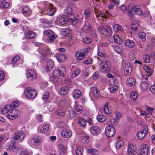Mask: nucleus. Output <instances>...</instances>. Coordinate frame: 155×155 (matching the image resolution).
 Returning <instances> with one entry per match:
<instances>
[{"instance_id": "864d4df0", "label": "nucleus", "mask_w": 155, "mask_h": 155, "mask_svg": "<svg viewBox=\"0 0 155 155\" xmlns=\"http://www.w3.org/2000/svg\"><path fill=\"white\" fill-rule=\"evenodd\" d=\"M92 40L88 37H85L83 39V42L85 43L89 44L92 42Z\"/></svg>"}, {"instance_id": "13d9d810", "label": "nucleus", "mask_w": 155, "mask_h": 155, "mask_svg": "<svg viewBox=\"0 0 155 155\" xmlns=\"http://www.w3.org/2000/svg\"><path fill=\"white\" fill-rule=\"evenodd\" d=\"M19 104L18 102V101L15 100L12 102L11 104V106L13 107H16Z\"/></svg>"}, {"instance_id": "4d7b16f0", "label": "nucleus", "mask_w": 155, "mask_h": 155, "mask_svg": "<svg viewBox=\"0 0 155 155\" xmlns=\"http://www.w3.org/2000/svg\"><path fill=\"white\" fill-rule=\"evenodd\" d=\"M118 89V87L117 85H114L110 89V91L112 93L116 92Z\"/></svg>"}, {"instance_id": "37998d69", "label": "nucleus", "mask_w": 155, "mask_h": 155, "mask_svg": "<svg viewBox=\"0 0 155 155\" xmlns=\"http://www.w3.org/2000/svg\"><path fill=\"white\" fill-rule=\"evenodd\" d=\"M76 114L74 111L71 110L68 111V117L70 118H73L75 116Z\"/></svg>"}, {"instance_id": "4c0bfd02", "label": "nucleus", "mask_w": 155, "mask_h": 155, "mask_svg": "<svg viewBox=\"0 0 155 155\" xmlns=\"http://www.w3.org/2000/svg\"><path fill=\"white\" fill-rule=\"evenodd\" d=\"M97 120L100 122H104L106 120V117L103 115H99L97 117Z\"/></svg>"}, {"instance_id": "c9c22d12", "label": "nucleus", "mask_w": 155, "mask_h": 155, "mask_svg": "<svg viewBox=\"0 0 155 155\" xmlns=\"http://www.w3.org/2000/svg\"><path fill=\"white\" fill-rule=\"evenodd\" d=\"M59 70L60 76L64 77L66 72V68L64 66L61 67Z\"/></svg>"}, {"instance_id": "0eeeda50", "label": "nucleus", "mask_w": 155, "mask_h": 155, "mask_svg": "<svg viewBox=\"0 0 155 155\" xmlns=\"http://www.w3.org/2000/svg\"><path fill=\"white\" fill-rule=\"evenodd\" d=\"M26 77L29 80L32 81L37 78V74L35 70L29 69L26 71Z\"/></svg>"}, {"instance_id": "5fc2aeb1", "label": "nucleus", "mask_w": 155, "mask_h": 155, "mask_svg": "<svg viewBox=\"0 0 155 155\" xmlns=\"http://www.w3.org/2000/svg\"><path fill=\"white\" fill-rule=\"evenodd\" d=\"M22 11L23 14L26 15L28 14L29 11V9L27 7H25L22 8Z\"/></svg>"}, {"instance_id": "e433bc0d", "label": "nucleus", "mask_w": 155, "mask_h": 155, "mask_svg": "<svg viewBox=\"0 0 155 155\" xmlns=\"http://www.w3.org/2000/svg\"><path fill=\"white\" fill-rule=\"evenodd\" d=\"M144 70L147 72L148 74V76H150L152 74V71L151 69L148 66H144L143 67Z\"/></svg>"}, {"instance_id": "c03bdc74", "label": "nucleus", "mask_w": 155, "mask_h": 155, "mask_svg": "<svg viewBox=\"0 0 155 155\" xmlns=\"http://www.w3.org/2000/svg\"><path fill=\"white\" fill-rule=\"evenodd\" d=\"M109 104V103H106L105 105L104 106V113L106 114H109L110 113V111L109 110V108L108 107V105Z\"/></svg>"}, {"instance_id": "412c9836", "label": "nucleus", "mask_w": 155, "mask_h": 155, "mask_svg": "<svg viewBox=\"0 0 155 155\" xmlns=\"http://www.w3.org/2000/svg\"><path fill=\"white\" fill-rule=\"evenodd\" d=\"M86 51H84V52H77L76 53V57L77 59L78 60H80L84 58L85 55Z\"/></svg>"}, {"instance_id": "2f4dec72", "label": "nucleus", "mask_w": 155, "mask_h": 155, "mask_svg": "<svg viewBox=\"0 0 155 155\" xmlns=\"http://www.w3.org/2000/svg\"><path fill=\"white\" fill-rule=\"evenodd\" d=\"M114 49L116 52L119 54H121L122 51L121 46L120 44H118V45L115 46Z\"/></svg>"}, {"instance_id": "7ed1b4c3", "label": "nucleus", "mask_w": 155, "mask_h": 155, "mask_svg": "<svg viewBox=\"0 0 155 155\" xmlns=\"http://www.w3.org/2000/svg\"><path fill=\"white\" fill-rule=\"evenodd\" d=\"M11 108V106L9 105H6L4 108L1 109V112L3 114H5L7 113H8V116L9 117H8L10 119L12 120L14 118V116L13 114V113L15 112V109H12L11 111L10 112V110Z\"/></svg>"}, {"instance_id": "6ab92c4d", "label": "nucleus", "mask_w": 155, "mask_h": 155, "mask_svg": "<svg viewBox=\"0 0 155 155\" xmlns=\"http://www.w3.org/2000/svg\"><path fill=\"white\" fill-rule=\"evenodd\" d=\"M124 45L128 48H133L135 46L134 42L132 40L127 39L125 41Z\"/></svg>"}, {"instance_id": "aec40b11", "label": "nucleus", "mask_w": 155, "mask_h": 155, "mask_svg": "<svg viewBox=\"0 0 155 155\" xmlns=\"http://www.w3.org/2000/svg\"><path fill=\"white\" fill-rule=\"evenodd\" d=\"M49 8V10L47 13L49 15H53L56 11V8L54 7L53 4H50Z\"/></svg>"}, {"instance_id": "f3484780", "label": "nucleus", "mask_w": 155, "mask_h": 155, "mask_svg": "<svg viewBox=\"0 0 155 155\" xmlns=\"http://www.w3.org/2000/svg\"><path fill=\"white\" fill-rule=\"evenodd\" d=\"M91 92L93 94V96L96 98L98 97L100 94L97 87H92L91 88Z\"/></svg>"}, {"instance_id": "2eb2a0df", "label": "nucleus", "mask_w": 155, "mask_h": 155, "mask_svg": "<svg viewBox=\"0 0 155 155\" xmlns=\"http://www.w3.org/2000/svg\"><path fill=\"white\" fill-rule=\"evenodd\" d=\"M92 27L91 26L89 22L87 21H86L84 26H83L82 29L84 32H87L89 31L90 30H92Z\"/></svg>"}, {"instance_id": "6e6552de", "label": "nucleus", "mask_w": 155, "mask_h": 155, "mask_svg": "<svg viewBox=\"0 0 155 155\" xmlns=\"http://www.w3.org/2000/svg\"><path fill=\"white\" fill-rule=\"evenodd\" d=\"M25 137V134L22 131H19L15 133L14 136L12 138L15 140H22Z\"/></svg>"}, {"instance_id": "58836bf2", "label": "nucleus", "mask_w": 155, "mask_h": 155, "mask_svg": "<svg viewBox=\"0 0 155 155\" xmlns=\"http://www.w3.org/2000/svg\"><path fill=\"white\" fill-rule=\"evenodd\" d=\"M137 96V93L134 91H131L130 94V97L133 100H135L136 99Z\"/></svg>"}, {"instance_id": "473e14b6", "label": "nucleus", "mask_w": 155, "mask_h": 155, "mask_svg": "<svg viewBox=\"0 0 155 155\" xmlns=\"http://www.w3.org/2000/svg\"><path fill=\"white\" fill-rule=\"evenodd\" d=\"M86 120L84 118H80L79 119L78 123L83 127L85 128L86 124Z\"/></svg>"}, {"instance_id": "a211bd4d", "label": "nucleus", "mask_w": 155, "mask_h": 155, "mask_svg": "<svg viewBox=\"0 0 155 155\" xmlns=\"http://www.w3.org/2000/svg\"><path fill=\"white\" fill-rule=\"evenodd\" d=\"M82 95L81 92L78 89L74 90L72 93L73 96L75 99H78Z\"/></svg>"}, {"instance_id": "09e8293b", "label": "nucleus", "mask_w": 155, "mask_h": 155, "mask_svg": "<svg viewBox=\"0 0 155 155\" xmlns=\"http://www.w3.org/2000/svg\"><path fill=\"white\" fill-rule=\"evenodd\" d=\"M33 142L36 145H38L41 143V139L40 137H34L33 139Z\"/></svg>"}, {"instance_id": "49530a36", "label": "nucleus", "mask_w": 155, "mask_h": 155, "mask_svg": "<svg viewBox=\"0 0 155 155\" xmlns=\"http://www.w3.org/2000/svg\"><path fill=\"white\" fill-rule=\"evenodd\" d=\"M87 151L89 153H91L93 155H97L98 154V151L95 149H89Z\"/></svg>"}, {"instance_id": "774afa93", "label": "nucleus", "mask_w": 155, "mask_h": 155, "mask_svg": "<svg viewBox=\"0 0 155 155\" xmlns=\"http://www.w3.org/2000/svg\"><path fill=\"white\" fill-rule=\"evenodd\" d=\"M139 153L140 154H138L139 155H147L148 151H142V150H139Z\"/></svg>"}, {"instance_id": "8fccbe9b", "label": "nucleus", "mask_w": 155, "mask_h": 155, "mask_svg": "<svg viewBox=\"0 0 155 155\" xmlns=\"http://www.w3.org/2000/svg\"><path fill=\"white\" fill-rule=\"evenodd\" d=\"M49 96V93L48 92H45L44 93L43 96V98L45 101H46L48 100Z\"/></svg>"}, {"instance_id": "de8ad7c7", "label": "nucleus", "mask_w": 155, "mask_h": 155, "mask_svg": "<svg viewBox=\"0 0 155 155\" xmlns=\"http://www.w3.org/2000/svg\"><path fill=\"white\" fill-rule=\"evenodd\" d=\"M124 145V143L123 141H119L116 144V148L117 149H119L123 146Z\"/></svg>"}, {"instance_id": "6e6d98bb", "label": "nucleus", "mask_w": 155, "mask_h": 155, "mask_svg": "<svg viewBox=\"0 0 155 155\" xmlns=\"http://www.w3.org/2000/svg\"><path fill=\"white\" fill-rule=\"evenodd\" d=\"M55 114L57 115H58L61 116H63L65 114L63 112H62V110L60 109H57L55 113Z\"/></svg>"}, {"instance_id": "c756f323", "label": "nucleus", "mask_w": 155, "mask_h": 155, "mask_svg": "<svg viewBox=\"0 0 155 155\" xmlns=\"http://www.w3.org/2000/svg\"><path fill=\"white\" fill-rule=\"evenodd\" d=\"M114 39L115 41L119 44H120L123 42V41L120 39L117 35H114Z\"/></svg>"}, {"instance_id": "69168bd1", "label": "nucleus", "mask_w": 155, "mask_h": 155, "mask_svg": "<svg viewBox=\"0 0 155 155\" xmlns=\"http://www.w3.org/2000/svg\"><path fill=\"white\" fill-rule=\"evenodd\" d=\"M59 148L60 149L61 151H64L66 150V148L64 145H62L61 144H60L59 145Z\"/></svg>"}, {"instance_id": "5701e85b", "label": "nucleus", "mask_w": 155, "mask_h": 155, "mask_svg": "<svg viewBox=\"0 0 155 155\" xmlns=\"http://www.w3.org/2000/svg\"><path fill=\"white\" fill-rule=\"evenodd\" d=\"M116 118L115 119L111 120L110 121L111 123L117 122L119 119L121 117V114L118 112H116L115 113Z\"/></svg>"}, {"instance_id": "f03ea898", "label": "nucleus", "mask_w": 155, "mask_h": 155, "mask_svg": "<svg viewBox=\"0 0 155 155\" xmlns=\"http://www.w3.org/2000/svg\"><path fill=\"white\" fill-rule=\"evenodd\" d=\"M25 94V97L29 99H34L37 95L36 91L30 87L26 88Z\"/></svg>"}, {"instance_id": "72a5a7b5", "label": "nucleus", "mask_w": 155, "mask_h": 155, "mask_svg": "<svg viewBox=\"0 0 155 155\" xmlns=\"http://www.w3.org/2000/svg\"><path fill=\"white\" fill-rule=\"evenodd\" d=\"M138 35L139 38L141 39L143 41H144L146 40V34L143 32H139L138 34Z\"/></svg>"}, {"instance_id": "7c9ffc66", "label": "nucleus", "mask_w": 155, "mask_h": 155, "mask_svg": "<svg viewBox=\"0 0 155 155\" xmlns=\"http://www.w3.org/2000/svg\"><path fill=\"white\" fill-rule=\"evenodd\" d=\"M57 37V35H55L53 33L50 35L48 38L47 40L50 42H52Z\"/></svg>"}, {"instance_id": "a878e982", "label": "nucleus", "mask_w": 155, "mask_h": 155, "mask_svg": "<svg viewBox=\"0 0 155 155\" xmlns=\"http://www.w3.org/2000/svg\"><path fill=\"white\" fill-rule=\"evenodd\" d=\"M136 82V80L133 78H131L128 79L127 81V84L131 87L135 84Z\"/></svg>"}, {"instance_id": "c85d7f7f", "label": "nucleus", "mask_w": 155, "mask_h": 155, "mask_svg": "<svg viewBox=\"0 0 155 155\" xmlns=\"http://www.w3.org/2000/svg\"><path fill=\"white\" fill-rule=\"evenodd\" d=\"M72 8L71 7H68L66 9L67 14L66 15L69 16L70 18L73 17V14L72 13Z\"/></svg>"}, {"instance_id": "0e129e2a", "label": "nucleus", "mask_w": 155, "mask_h": 155, "mask_svg": "<svg viewBox=\"0 0 155 155\" xmlns=\"http://www.w3.org/2000/svg\"><path fill=\"white\" fill-rule=\"evenodd\" d=\"M146 107L147 111L150 114L152 113L154 110V108H153L150 107L148 106H146Z\"/></svg>"}, {"instance_id": "052dcab7", "label": "nucleus", "mask_w": 155, "mask_h": 155, "mask_svg": "<svg viewBox=\"0 0 155 155\" xmlns=\"http://www.w3.org/2000/svg\"><path fill=\"white\" fill-rule=\"evenodd\" d=\"M143 60L146 63H148L150 61V59L148 56L145 55L143 57Z\"/></svg>"}, {"instance_id": "9d476101", "label": "nucleus", "mask_w": 155, "mask_h": 155, "mask_svg": "<svg viewBox=\"0 0 155 155\" xmlns=\"http://www.w3.org/2000/svg\"><path fill=\"white\" fill-rule=\"evenodd\" d=\"M148 132V128H145L143 131L138 132L137 134V136L138 139L141 140L143 139L146 136Z\"/></svg>"}, {"instance_id": "423d86ee", "label": "nucleus", "mask_w": 155, "mask_h": 155, "mask_svg": "<svg viewBox=\"0 0 155 155\" xmlns=\"http://www.w3.org/2000/svg\"><path fill=\"white\" fill-rule=\"evenodd\" d=\"M100 32L104 35H110L111 31L109 28L106 25H102L99 28Z\"/></svg>"}, {"instance_id": "bb28decb", "label": "nucleus", "mask_w": 155, "mask_h": 155, "mask_svg": "<svg viewBox=\"0 0 155 155\" xmlns=\"http://www.w3.org/2000/svg\"><path fill=\"white\" fill-rule=\"evenodd\" d=\"M82 109L83 108L81 106L78 105L75 107L74 111L76 114H79L81 113Z\"/></svg>"}, {"instance_id": "39448f33", "label": "nucleus", "mask_w": 155, "mask_h": 155, "mask_svg": "<svg viewBox=\"0 0 155 155\" xmlns=\"http://www.w3.org/2000/svg\"><path fill=\"white\" fill-rule=\"evenodd\" d=\"M116 130L114 126L112 125H108L106 128L105 134L106 136L111 137L115 134Z\"/></svg>"}, {"instance_id": "9b49d317", "label": "nucleus", "mask_w": 155, "mask_h": 155, "mask_svg": "<svg viewBox=\"0 0 155 155\" xmlns=\"http://www.w3.org/2000/svg\"><path fill=\"white\" fill-rule=\"evenodd\" d=\"M70 17L68 15H64L59 19V23L61 25H64L67 23L68 21H70Z\"/></svg>"}, {"instance_id": "f8f14e48", "label": "nucleus", "mask_w": 155, "mask_h": 155, "mask_svg": "<svg viewBox=\"0 0 155 155\" xmlns=\"http://www.w3.org/2000/svg\"><path fill=\"white\" fill-rule=\"evenodd\" d=\"M61 134L64 138H68L71 136L72 134L70 130L66 129L62 131Z\"/></svg>"}, {"instance_id": "f704fd0d", "label": "nucleus", "mask_w": 155, "mask_h": 155, "mask_svg": "<svg viewBox=\"0 0 155 155\" xmlns=\"http://www.w3.org/2000/svg\"><path fill=\"white\" fill-rule=\"evenodd\" d=\"M48 61L47 62V68L48 70H50L53 68L54 65V62L51 59H49L48 58Z\"/></svg>"}, {"instance_id": "4468645a", "label": "nucleus", "mask_w": 155, "mask_h": 155, "mask_svg": "<svg viewBox=\"0 0 155 155\" xmlns=\"http://www.w3.org/2000/svg\"><path fill=\"white\" fill-rule=\"evenodd\" d=\"M100 129L99 127L97 126H94L91 127L90 131L91 133L94 135H97L100 132Z\"/></svg>"}, {"instance_id": "338daca9", "label": "nucleus", "mask_w": 155, "mask_h": 155, "mask_svg": "<svg viewBox=\"0 0 155 155\" xmlns=\"http://www.w3.org/2000/svg\"><path fill=\"white\" fill-rule=\"evenodd\" d=\"M90 10L88 9H87L84 12V15L85 16V17L87 18L89 17L90 16Z\"/></svg>"}, {"instance_id": "e2e57ef3", "label": "nucleus", "mask_w": 155, "mask_h": 155, "mask_svg": "<svg viewBox=\"0 0 155 155\" xmlns=\"http://www.w3.org/2000/svg\"><path fill=\"white\" fill-rule=\"evenodd\" d=\"M5 78L4 72L0 71V81H1L4 79Z\"/></svg>"}, {"instance_id": "4be33fe9", "label": "nucleus", "mask_w": 155, "mask_h": 155, "mask_svg": "<svg viewBox=\"0 0 155 155\" xmlns=\"http://www.w3.org/2000/svg\"><path fill=\"white\" fill-rule=\"evenodd\" d=\"M56 58L58 61L59 62H63L66 59L65 56L62 54H58Z\"/></svg>"}, {"instance_id": "393cba45", "label": "nucleus", "mask_w": 155, "mask_h": 155, "mask_svg": "<svg viewBox=\"0 0 155 155\" xmlns=\"http://www.w3.org/2000/svg\"><path fill=\"white\" fill-rule=\"evenodd\" d=\"M9 6V4L5 0H2L0 1V7L1 8H8Z\"/></svg>"}, {"instance_id": "dca6fc26", "label": "nucleus", "mask_w": 155, "mask_h": 155, "mask_svg": "<svg viewBox=\"0 0 155 155\" xmlns=\"http://www.w3.org/2000/svg\"><path fill=\"white\" fill-rule=\"evenodd\" d=\"M50 52L49 49L45 50L42 52V54L41 58L42 60L45 61H46L48 60L49 56L48 54Z\"/></svg>"}, {"instance_id": "1a4fd4ad", "label": "nucleus", "mask_w": 155, "mask_h": 155, "mask_svg": "<svg viewBox=\"0 0 155 155\" xmlns=\"http://www.w3.org/2000/svg\"><path fill=\"white\" fill-rule=\"evenodd\" d=\"M137 149L133 144H129L127 147L128 155H134L136 153Z\"/></svg>"}, {"instance_id": "ea45409f", "label": "nucleus", "mask_w": 155, "mask_h": 155, "mask_svg": "<svg viewBox=\"0 0 155 155\" xmlns=\"http://www.w3.org/2000/svg\"><path fill=\"white\" fill-rule=\"evenodd\" d=\"M148 84L146 81L141 82L140 84L141 88L143 90L147 89L148 87Z\"/></svg>"}, {"instance_id": "680f3d73", "label": "nucleus", "mask_w": 155, "mask_h": 155, "mask_svg": "<svg viewBox=\"0 0 155 155\" xmlns=\"http://www.w3.org/2000/svg\"><path fill=\"white\" fill-rule=\"evenodd\" d=\"M92 62V60L91 58L84 60L83 63L85 64H91Z\"/></svg>"}, {"instance_id": "79ce46f5", "label": "nucleus", "mask_w": 155, "mask_h": 155, "mask_svg": "<svg viewBox=\"0 0 155 155\" xmlns=\"http://www.w3.org/2000/svg\"><path fill=\"white\" fill-rule=\"evenodd\" d=\"M70 30L69 28H65L62 30V34L64 36H67L70 33Z\"/></svg>"}, {"instance_id": "3c124183", "label": "nucleus", "mask_w": 155, "mask_h": 155, "mask_svg": "<svg viewBox=\"0 0 155 155\" xmlns=\"http://www.w3.org/2000/svg\"><path fill=\"white\" fill-rule=\"evenodd\" d=\"M138 24L136 23L132 22L131 25V28L134 31H136L137 29Z\"/></svg>"}, {"instance_id": "a19ab883", "label": "nucleus", "mask_w": 155, "mask_h": 155, "mask_svg": "<svg viewBox=\"0 0 155 155\" xmlns=\"http://www.w3.org/2000/svg\"><path fill=\"white\" fill-rule=\"evenodd\" d=\"M49 125L48 124L43 125L40 130L41 132H44L49 130Z\"/></svg>"}, {"instance_id": "cd10ccee", "label": "nucleus", "mask_w": 155, "mask_h": 155, "mask_svg": "<svg viewBox=\"0 0 155 155\" xmlns=\"http://www.w3.org/2000/svg\"><path fill=\"white\" fill-rule=\"evenodd\" d=\"M26 36L29 39L33 38L36 37L35 33L32 31H29L27 32Z\"/></svg>"}, {"instance_id": "ddd939ff", "label": "nucleus", "mask_w": 155, "mask_h": 155, "mask_svg": "<svg viewBox=\"0 0 155 155\" xmlns=\"http://www.w3.org/2000/svg\"><path fill=\"white\" fill-rule=\"evenodd\" d=\"M70 21L72 22V24L74 25H81L82 23V21L81 19L77 18L76 17L70 18Z\"/></svg>"}, {"instance_id": "bf43d9fd", "label": "nucleus", "mask_w": 155, "mask_h": 155, "mask_svg": "<svg viewBox=\"0 0 155 155\" xmlns=\"http://www.w3.org/2000/svg\"><path fill=\"white\" fill-rule=\"evenodd\" d=\"M20 58V57L19 56H15V57L13 58L12 59V63L15 64Z\"/></svg>"}, {"instance_id": "a18cd8bd", "label": "nucleus", "mask_w": 155, "mask_h": 155, "mask_svg": "<svg viewBox=\"0 0 155 155\" xmlns=\"http://www.w3.org/2000/svg\"><path fill=\"white\" fill-rule=\"evenodd\" d=\"M83 149L81 147H78L76 150V153L77 155H81L82 154Z\"/></svg>"}, {"instance_id": "603ef678", "label": "nucleus", "mask_w": 155, "mask_h": 155, "mask_svg": "<svg viewBox=\"0 0 155 155\" xmlns=\"http://www.w3.org/2000/svg\"><path fill=\"white\" fill-rule=\"evenodd\" d=\"M148 146L146 144H143L141 145L140 149L139 150H142V151L143 150L148 151Z\"/></svg>"}, {"instance_id": "f257e3e1", "label": "nucleus", "mask_w": 155, "mask_h": 155, "mask_svg": "<svg viewBox=\"0 0 155 155\" xmlns=\"http://www.w3.org/2000/svg\"><path fill=\"white\" fill-rule=\"evenodd\" d=\"M111 68V63L108 61L104 60L101 61L99 64L100 70L103 73L109 72Z\"/></svg>"}, {"instance_id": "20e7f679", "label": "nucleus", "mask_w": 155, "mask_h": 155, "mask_svg": "<svg viewBox=\"0 0 155 155\" xmlns=\"http://www.w3.org/2000/svg\"><path fill=\"white\" fill-rule=\"evenodd\" d=\"M128 8H130L129 11V15L130 16L132 15V12L133 13V11L135 14L139 15H143V12L142 11L140 8L137 7L136 6H133L132 5L130 4L128 6Z\"/></svg>"}, {"instance_id": "b1692460", "label": "nucleus", "mask_w": 155, "mask_h": 155, "mask_svg": "<svg viewBox=\"0 0 155 155\" xmlns=\"http://www.w3.org/2000/svg\"><path fill=\"white\" fill-rule=\"evenodd\" d=\"M68 91V87L66 86H64L60 88L59 92L61 95H64L67 94Z\"/></svg>"}]
</instances>
